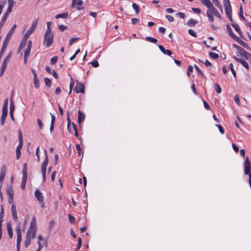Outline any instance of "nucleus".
Wrapping results in <instances>:
<instances>
[{
    "mask_svg": "<svg viewBox=\"0 0 251 251\" xmlns=\"http://www.w3.org/2000/svg\"><path fill=\"white\" fill-rule=\"evenodd\" d=\"M38 242H39V241H41V245H42V248H43L46 244V241L43 239V238L41 235H38Z\"/></svg>",
    "mask_w": 251,
    "mask_h": 251,
    "instance_id": "nucleus-31",
    "label": "nucleus"
},
{
    "mask_svg": "<svg viewBox=\"0 0 251 251\" xmlns=\"http://www.w3.org/2000/svg\"><path fill=\"white\" fill-rule=\"evenodd\" d=\"M8 99L6 98L2 107V114L7 115Z\"/></svg>",
    "mask_w": 251,
    "mask_h": 251,
    "instance_id": "nucleus-17",
    "label": "nucleus"
},
{
    "mask_svg": "<svg viewBox=\"0 0 251 251\" xmlns=\"http://www.w3.org/2000/svg\"><path fill=\"white\" fill-rule=\"evenodd\" d=\"M27 165L26 163H25L24 164V167L23 169V175H27Z\"/></svg>",
    "mask_w": 251,
    "mask_h": 251,
    "instance_id": "nucleus-44",
    "label": "nucleus"
},
{
    "mask_svg": "<svg viewBox=\"0 0 251 251\" xmlns=\"http://www.w3.org/2000/svg\"><path fill=\"white\" fill-rule=\"evenodd\" d=\"M16 25H14L12 28H11L10 30L9 31V32L7 33V35H6V37L5 38V39H4V40L7 41V42H9L16 28Z\"/></svg>",
    "mask_w": 251,
    "mask_h": 251,
    "instance_id": "nucleus-11",
    "label": "nucleus"
},
{
    "mask_svg": "<svg viewBox=\"0 0 251 251\" xmlns=\"http://www.w3.org/2000/svg\"><path fill=\"white\" fill-rule=\"evenodd\" d=\"M36 231V220L35 217H33L25 236V248H27L31 243V236L32 239L35 238Z\"/></svg>",
    "mask_w": 251,
    "mask_h": 251,
    "instance_id": "nucleus-2",
    "label": "nucleus"
},
{
    "mask_svg": "<svg viewBox=\"0 0 251 251\" xmlns=\"http://www.w3.org/2000/svg\"><path fill=\"white\" fill-rule=\"evenodd\" d=\"M44 81L46 85L48 86L49 87H50L51 86V81L49 78H45Z\"/></svg>",
    "mask_w": 251,
    "mask_h": 251,
    "instance_id": "nucleus-43",
    "label": "nucleus"
},
{
    "mask_svg": "<svg viewBox=\"0 0 251 251\" xmlns=\"http://www.w3.org/2000/svg\"><path fill=\"white\" fill-rule=\"evenodd\" d=\"M7 193L8 197H13L14 195V192L11 188L7 189Z\"/></svg>",
    "mask_w": 251,
    "mask_h": 251,
    "instance_id": "nucleus-45",
    "label": "nucleus"
},
{
    "mask_svg": "<svg viewBox=\"0 0 251 251\" xmlns=\"http://www.w3.org/2000/svg\"><path fill=\"white\" fill-rule=\"evenodd\" d=\"M244 173L245 175H249L250 176L251 175V163L248 157H246L245 161L244 162Z\"/></svg>",
    "mask_w": 251,
    "mask_h": 251,
    "instance_id": "nucleus-5",
    "label": "nucleus"
},
{
    "mask_svg": "<svg viewBox=\"0 0 251 251\" xmlns=\"http://www.w3.org/2000/svg\"><path fill=\"white\" fill-rule=\"evenodd\" d=\"M226 27L229 36L232 39L235 40V39H236L237 36L233 33L230 26L228 25H227Z\"/></svg>",
    "mask_w": 251,
    "mask_h": 251,
    "instance_id": "nucleus-20",
    "label": "nucleus"
},
{
    "mask_svg": "<svg viewBox=\"0 0 251 251\" xmlns=\"http://www.w3.org/2000/svg\"><path fill=\"white\" fill-rule=\"evenodd\" d=\"M74 86V81L72 78H71V82L70 83V89H71V91H72L73 87Z\"/></svg>",
    "mask_w": 251,
    "mask_h": 251,
    "instance_id": "nucleus-60",
    "label": "nucleus"
},
{
    "mask_svg": "<svg viewBox=\"0 0 251 251\" xmlns=\"http://www.w3.org/2000/svg\"><path fill=\"white\" fill-rule=\"evenodd\" d=\"M51 22H48L47 23V30L46 31V32H52L51 31V29H50V25H51Z\"/></svg>",
    "mask_w": 251,
    "mask_h": 251,
    "instance_id": "nucleus-48",
    "label": "nucleus"
},
{
    "mask_svg": "<svg viewBox=\"0 0 251 251\" xmlns=\"http://www.w3.org/2000/svg\"><path fill=\"white\" fill-rule=\"evenodd\" d=\"M38 21H39L38 18H37L35 20H34L33 21V22L32 23L31 26L30 27V28L29 29H31V30H33V31H34L37 27V25L38 23Z\"/></svg>",
    "mask_w": 251,
    "mask_h": 251,
    "instance_id": "nucleus-25",
    "label": "nucleus"
},
{
    "mask_svg": "<svg viewBox=\"0 0 251 251\" xmlns=\"http://www.w3.org/2000/svg\"><path fill=\"white\" fill-rule=\"evenodd\" d=\"M234 100L238 105H240V101L239 100V97L238 95H235L234 96Z\"/></svg>",
    "mask_w": 251,
    "mask_h": 251,
    "instance_id": "nucleus-49",
    "label": "nucleus"
},
{
    "mask_svg": "<svg viewBox=\"0 0 251 251\" xmlns=\"http://www.w3.org/2000/svg\"><path fill=\"white\" fill-rule=\"evenodd\" d=\"M223 3L226 14H232V9L229 0H223Z\"/></svg>",
    "mask_w": 251,
    "mask_h": 251,
    "instance_id": "nucleus-6",
    "label": "nucleus"
},
{
    "mask_svg": "<svg viewBox=\"0 0 251 251\" xmlns=\"http://www.w3.org/2000/svg\"><path fill=\"white\" fill-rule=\"evenodd\" d=\"M236 41L238 43H239L240 45H241L242 46L244 47V48H247L248 45V44L243 42L242 40H241L238 37H237L236 39L234 40Z\"/></svg>",
    "mask_w": 251,
    "mask_h": 251,
    "instance_id": "nucleus-24",
    "label": "nucleus"
},
{
    "mask_svg": "<svg viewBox=\"0 0 251 251\" xmlns=\"http://www.w3.org/2000/svg\"><path fill=\"white\" fill-rule=\"evenodd\" d=\"M8 202L9 203H12L11 205V212L12 215L13 220L15 222H17L18 221V218L17 216V210H16V205L13 203V197H8Z\"/></svg>",
    "mask_w": 251,
    "mask_h": 251,
    "instance_id": "nucleus-4",
    "label": "nucleus"
},
{
    "mask_svg": "<svg viewBox=\"0 0 251 251\" xmlns=\"http://www.w3.org/2000/svg\"><path fill=\"white\" fill-rule=\"evenodd\" d=\"M7 115L2 114L1 119H0V124L1 126H3L4 125L5 121Z\"/></svg>",
    "mask_w": 251,
    "mask_h": 251,
    "instance_id": "nucleus-35",
    "label": "nucleus"
},
{
    "mask_svg": "<svg viewBox=\"0 0 251 251\" xmlns=\"http://www.w3.org/2000/svg\"><path fill=\"white\" fill-rule=\"evenodd\" d=\"M53 43V33L45 32L44 36V44L47 48L50 47Z\"/></svg>",
    "mask_w": 251,
    "mask_h": 251,
    "instance_id": "nucleus-3",
    "label": "nucleus"
},
{
    "mask_svg": "<svg viewBox=\"0 0 251 251\" xmlns=\"http://www.w3.org/2000/svg\"><path fill=\"white\" fill-rule=\"evenodd\" d=\"M5 175H6V167H5V166H3L1 169L0 174V183H2L4 178L5 176Z\"/></svg>",
    "mask_w": 251,
    "mask_h": 251,
    "instance_id": "nucleus-18",
    "label": "nucleus"
},
{
    "mask_svg": "<svg viewBox=\"0 0 251 251\" xmlns=\"http://www.w3.org/2000/svg\"><path fill=\"white\" fill-rule=\"evenodd\" d=\"M35 196L36 198V199L39 201L41 207H43L44 206V203L43 202L44 199L41 192L39 190H36L35 191Z\"/></svg>",
    "mask_w": 251,
    "mask_h": 251,
    "instance_id": "nucleus-8",
    "label": "nucleus"
},
{
    "mask_svg": "<svg viewBox=\"0 0 251 251\" xmlns=\"http://www.w3.org/2000/svg\"><path fill=\"white\" fill-rule=\"evenodd\" d=\"M194 67L196 70L197 71L198 74L200 75L201 77H204V75L202 71L199 69V68L197 65H195Z\"/></svg>",
    "mask_w": 251,
    "mask_h": 251,
    "instance_id": "nucleus-37",
    "label": "nucleus"
},
{
    "mask_svg": "<svg viewBox=\"0 0 251 251\" xmlns=\"http://www.w3.org/2000/svg\"><path fill=\"white\" fill-rule=\"evenodd\" d=\"M243 9H242V7L241 6L240 8L239 15V17H240V18L243 19L244 20H245V18L243 16Z\"/></svg>",
    "mask_w": 251,
    "mask_h": 251,
    "instance_id": "nucleus-50",
    "label": "nucleus"
},
{
    "mask_svg": "<svg viewBox=\"0 0 251 251\" xmlns=\"http://www.w3.org/2000/svg\"><path fill=\"white\" fill-rule=\"evenodd\" d=\"M10 57H11V54H9L5 57V59L4 60L3 62H2L1 70H0V76H1L3 75L4 72L5 70V69L6 68L7 63L9 61Z\"/></svg>",
    "mask_w": 251,
    "mask_h": 251,
    "instance_id": "nucleus-7",
    "label": "nucleus"
},
{
    "mask_svg": "<svg viewBox=\"0 0 251 251\" xmlns=\"http://www.w3.org/2000/svg\"><path fill=\"white\" fill-rule=\"evenodd\" d=\"M78 246L76 248V251H78L79 249L81 248V245H82V243H81V239L80 237H79L78 238Z\"/></svg>",
    "mask_w": 251,
    "mask_h": 251,
    "instance_id": "nucleus-53",
    "label": "nucleus"
},
{
    "mask_svg": "<svg viewBox=\"0 0 251 251\" xmlns=\"http://www.w3.org/2000/svg\"><path fill=\"white\" fill-rule=\"evenodd\" d=\"M158 48L164 54H167L169 56L172 55V52L171 50H165V48L161 45H158Z\"/></svg>",
    "mask_w": 251,
    "mask_h": 251,
    "instance_id": "nucleus-21",
    "label": "nucleus"
},
{
    "mask_svg": "<svg viewBox=\"0 0 251 251\" xmlns=\"http://www.w3.org/2000/svg\"><path fill=\"white\" fill-rule=\"evenodd\" d=\"M192 10L195 13H198V14H200L201 12V10L200 9V8H192Z\"/></svg>",
    "mask_w": 251,
    "mask_h": 251,
    "instance_id": "nucleus-64",
    "label": "nucleus"
},
{
    "mask_svg": "<svg viewBox=\"0 0 251 251\" xmlns=\"http://www.w3.org/2000/svg\"><path fill=\"white\" fill-rule=\"evenodd\" d=\"M6 3L5 0L0 1V15L1 14L3 8Z\"/></svg>",
    "mask_w": 251,
    "mask_h": 251,
    "instance_id": "nucleus-32",
    "label": "nucleus"
},
{
    "mask_svg": "<svg viewBox=\"0 0 251 251\" xmlns=\"http://www.w3.org/2000/svg\"><path fill=\"white\" fill-rule=\"evenodd\" d=\"M78 123L79 124H80L84 121L85 118V115L83 113H82L80 110H78Z\"/></svg>",
    "mask_w": 251,
    "mask_h": 251,
    "instance_id": "nucleus-19",
    "label": "nucleus"
},
{
    "mask_svg": "<svg viewBox=\"0 0 251 251\" xmlns=\"http://www.w3.org/2000/svg\"><path fill=\"white\" fill-rule=\"evenodd\" d=\"M246 51H245L244 49H243L241 47H240V49L237 50V55H241L243 56V54L245 53Z\"/></svg>",
    "mask_w": 251,
    "mask_h": 251,
    "instance_id": "nucleus-39",
    "label": "nucleus"
},
{
    "mask_svg": "<svg viewBox=\"0 0 251 251\" xmlns=\"http://www.w3.org/2000/svg\"><path fill=\"white\" fill-rule=\"evenodd\" d=\"M6 227L7 229V231L10 238H12L13 237V230L12 227L11 226L10 223H7L6 225Z\"/></svg>",
    "mask_w": 251,
    "mask_h": 251,
    "instance_id": "nucleus-23",
    "label": "nucleus"
},
{
    "mask_svg": "<svg viewBox=\"0 0 251 251\" xmlns=\"http://www.w3.org/2000/svg\"><path fill=\"white\" fill-rule=\"evenodd\" d=\"M216 126H217L219 128V130L220 131V132H221V134H224V130L223 129V128L222 127V126L220 125H216Z\"/></svg>",
    "mask_w": 251,
    "mask_h": 251,
    "instance_id": "nucleus-59",
    "label": "nucleus"
},
{
    "mask_svg": "<svg viewBox=\"0 0 251 251\" xmlns=\"http://www.w3.org/2000/svg\"><path fill=\"white\" fill-rule=\"evenodd\" d=\"M25 45H26L25 43L22 41L21 42L20 44L18 49V53L20 52L21 51L22 49L25 46Z\"/></svg>",
    "mask_w": 251,
    "mask_h": 251,
    "instance_id": "nucleus-41",
    "label": "nucleus"
},
{
    "mask_svg": "<svg viewBox=\"0 0 251 251\" xmlns=\"http://www.w3.org/2000/svg\"><path fill=\"white\" fill-rule=\"evenodd\" d=\"M229 68L230 70V71L232 72V74H233L234 77H236V72L235 70L233 69V65L232 63H230L229 65Z\"/></svg>",
    "mask_w": 251,
    "mask_h": 251,
    "instance_id": "nucleus-40",
    "label": "nucleus"
},
{
    "mask_svg": "<svg viewBox=\"0 0 251 251\" xmlns=\"http://www.w3.org/2000/svg\"><path fill=\"white\" fill-rule=\"evenodd\" d=\"M231 26L235 29V30L239 33L240 36L242 38L243 37V33L241 30V29L239 26V25L234 22H232L231 24Z\"/></svg>",
    "mask_w": 251,
    "mask_h": 251,
    "instance_id": "nucleus-15",
    "label": "nucleus"
},
{
    "mask_svg": "<svg viewBox=\"0 0 251 251\" xmlns=\"http://www.w3.org/2000/svg\"><path fill=\"white\" fill-rule=\"evenodd\" d=\"M198 23V21L191 19L188 21L187 25L190 26H194Z\"/></svg>",
    "mask_w": 251,
    "mask_h": 251,
    "instance_id": "nucleus-27",
    "label": "nucleus"
},
{
    "mask_svg": "<svg viewBox=\"0 0 251 251\" xmlns=\"http://www.w3.org/2000/svg\"><path fill=\"white\" fill-rule=\"evenodd\" d=\"M92 66L95 68H97L99 66V62L97 60H94L91 63Z\"/></svg>",
    "mask_w": 251,
    "mask_h": 251,
    "instance_id": "nucleus-52",
    "label": "nucleus"
},
{
    "mask_svg": "<svg viewBox=\"0 0 251 251\" xmlns=\"http://www.w3.org/2000/svg\"><path fill=\"white\" fill-rule=\"evenodd\" d=\"M213 3L216 7H217L222 12L223 11V7L218 0H213Z\"/></svg>",
    "mask_w": 251,
    "mask_h": 251,
    "instance_id": "nucleus-28",
    "label": "nucleus"
},
{
    "mask_svg": "<svg viewBox=\"0 0 251 251\" xmlns=\"http://www.w3.org/2000/svg\"><path fill=\"white\" fill-rule=\"evenodd\" d=\"M37 124L38 125L40 129H42L43 127V124L40 119L37 120Z\"/></svg>",
    "mask_w": 251,
    "mask_h": 251,
    "instance_id": "nucleus-55",
    "label": "nucleus"
},
{
    "mask_svg": "<svg viewBox=\"0 0 251 251\" xmlns=\"http://www.w3.org/2000/svg\"><path fill=\"white\" fill-rule=\"evenodd\" d=\"M33 83H34V87L36 88H38L39 87L40 82H39V79L38 78V76L36 77H34Z\"/></svg>",
    "mask_w": 251,
    "mask_h": 251,
    "instance_id": "nucleus-29",
    "label": "nucleus"
},
{
    "mask_svg": "<svg viewBox=\"0 0 251 251\" xmlns=\"http://www.w3.org/2000/svg\"><path fill=\"white\" fill-rule=\"evenodd\" d=\"M68 218H69V222L71 223H73L74 222L75 218V217L74 216H73L71 214H69L68 215Z\"/></svg>",
    "mask_w": 251,
    "mask_h": 251,
    "instance_id": "nucleus-54",
    "label": "nucleus"
},
{
    "mask_svg": "<svg viewBox=\"0 0 251 251\" xmlns=\"http://www.w3.org/2000/svg\"><path fill=\"white\" fill-rule=\"evenodd\" d=\"M45 159L42 165L41 166V171L42 172H45L46 171V168L49 162V158L48 156V153L47 150L45 151Z\"/></svg>",
    "mask_w": 251,
    "mask_h": 251,
    "instance_id": "nucleus-9",
    "label": "nucleus"
},
{
    "mask_svg": "<svg viewBox=\"0 0 251 251\" xmlns=\"http://www.w3.org/2000/svg\"><path fill=\"white\" fill-rule=\"evenodd\" d=\"M12 10V8H10V7H8V9H7L6 11L5 12V13L4 14L2 18V20H3V21H6L8 16H9V14L11 12Z\"/></svg>",
    "mask_w": 251,
    "mask_h": 251,
    "instance_id": "nucleus-22",
    "label": "nucleus"
},
{
    "mask_svg": "<svg viewBox=\"0 0 251 251\" xmlns=\"http://www.w3.org/2000/svg\"><path fill=\"white\" fill-rule=\"evenodd\" d=\"M188 33L190 35H191V36L195 37H196L197 36V34L193 30L190 29L188 30Z\"/></svg>",
    "mask_w": 251,
    "mask_h": 251,
    "instance_id": "nucleus-51",
    "label": "nucleus"
},
{
    "mask_svg": "<svg viewBox=\"0 0 251 251\" xmlns=\"http://www.w3.org/2000/svg\"><path fill=\"white\" fill-rule=\"evenodd\" d=\"M67 28V27L66 26L63 25H59L58 26V28H59V30H60L61 31H63L64 30L66 29Z\"/></svg>",
    "mask_w": 251,
    "mask_h": 251,
    "instance_id": "nucleus-62",
    "label": "nucleus"
},
{
    "mask_svg": "<svg viewBox=\"0 0 251 251\" xmlns=\"http://www.w3.org/2000/svg\"><path fill=\"white\" fill-rule=\"evenodd\" d=\"M69 16V14L68 12H65L62 14H59L55 16L56 19H59V18H63L66 19L68 18Z\"/></svg>",
    "mask_w": 251,
    "mask_h": 251,
    "instance_id": "nucleus-26",
    "label": "nucleus"
},
{
    "mask_svg": "<svg viewBox=\"0 0 251 251\" xmlns=\"http://www.w3.org/2000/svg\"><path fill=\"white\" fill-rule=\"evenodd\" d=\"M18 138L19 141H23V136L21 130H19L18 131Z\"/></svg>",
    "mask_w": 251,
    "mask_h": 251,
    "instance_id": "nucleus-56",
    "label": "nucleus"
},
{
    "mask_svg": "<svg viewBox=\"0 0 251 251\" xmlns=\"http://www.w3.org/2000/svg\"><path fill=\"white\" fill-rule=\"evenodd\" d=\"M16 232L17 235V244H21V242L22 241V232L21 228L19 226H18L16 227Z\"/></svg>",
    "mask_w": 251,
    "mask_h": 251,
    "instance_id": "nucleus-14",
    "label": "nucleus"
},
{
    "mask_svg": "<svg viewBox=\"0 0 251 251\" xmlns=\"http://www.w3.org/2000/svg\"><path fill=\"white\" fill-rule=\"evenodd\" d=\"M214 86H215V90L216 91L217 93L218 94L221 93L222 90H221L220 86L217 83H215Z\"/></svg>",
    "mask_w": 251,
    "mask_h": 251,
    "instance_id": "nucleus-38",
    "label": "nucleus"
},
{
    "mask_svg": "<svg viewBox=\"0 0 251 251\" xmlns=\"http://www.w3.org/2000/svg\"><path fill=\"white\" fill-rule=\"evenodd\" d=\"M246 59L251 61V54L246 51L245 53L243 55Z\"/></svg>",
    "mask_w": 251,
    "mask_h": 251,
    "instance_id": "nucleus-42",
    "label": "nucleus"
},
{
    "mask_svg": "<svg viewBox=\"0 0 251 251\" xmlns=\"http://www.w3.org/2000/svg\"><path fill=\"white\" fill-rule=\"evenodd\" d=\"M15 109V106L14 104V102L12 99H11L10 101V112H14Z\"/></svg>",
    "mask_w": 251,
    "mask_h": 251,
    "instance_id": "nucleus-30",
    "label": "nucleus"
},
{
    "mask_svg": "<svg viewBox=\"0 0 251 251\" xmlns=\"http://www.w3.org/2000/svg\"><path fill=\"white\" fill-rule=\"evenodd\" d=\"M166 18L167 19V20L170 22H172L174 21V18L173 17H172V16L171 15H166Z\"/></svg>",
    "mask_w": 251,
    "mask_h": 251,
    "instance_id": "nucleus-61",
    "label": "nucleus"
},
{
    "mask_svg": "<svg viewBox=\"0 0 251 251\" xmlns=\"http://www.w3.org/2000/svg\"><path fill=\"white\" fill-rule=\"evenodd\" d=\"M146 40L153 43H156L157 42V40L156 39L151 37H146Z\"/></svg>",
    "mask_w": 251,
    "mask_h": 251,
    "instance_id": "nucleus-33",
    "label": "nucleus"
},
{
    "mask_svg": "<svg viewBox=\"0 0 251 251\" xmlns=\"http://www.w3.org/2000/svg\"><path fill=\"white\" fill-rule=\"evenodd\" d=\"M78 39V38H72L69 41V45L71 46L72 45L74 42Z\"/></svg>",
    "mask_w": 251,
    "mask_h": 251,
    "instance_id": "nucleus-58",
    "label": "nucleus"
},
{
    "mask_svg": "<svg viewBox=\"0 0 251 251\" xmlns=\"http://www.w3.org/2000/svg\"><path fill=\"white\" fill-rule=\"evenodd\" d=\"M132 7L135 10L137 14H138L139 13L140 8L136 3H133L132 4Z\"/></svg>",
    "mask_w": 251,
    "mask_h": 251,
    "instance_id": "nucleus-34",
    "label": "nucleus"
},
{
    "mask_svg": "<svg viewBox=\"0 0 251 251\" xmlns=\"http://www.w3.org/2000/svg\"><path fill=\"white\" fill-rule=\"evenodd\" d=\"M201 2L205 6L208 10L206 11V15L208 17V21L210 23H213L214 19L213 15L218 18L221 19L222 17L218 10L213 6L210 0H200Z\"/></svg>",
    "mask_w": 251,
    "mask_h": 251,
    "instance_id": "nucleus-1",
    "label": "nucleus"
},
{
    "mask_svg": "<svg viewBox=\"0 0 251 251\" xmlns=\"http://www.w3.org/2000/svg\"><path fill=\"white\" fill-rule=\"evenodd\" d=\"M32 45V42L31 40H29L27 43V47L25 51L24 55L25 56H29L30 52L31 50Z\"/></svg>",
    "mask_w": 251,
    "mask_h": 251,
    "instance_id": "nucleus-13",
    "label": "nucleus"
},
{
    "mask_svg": "<svg viewBox=\"0 0 251 251\" xmlns=\"http://www.w3.org/2000/svg\"><path fill=\"white\" fill-rule=\"evenodd\" d=\"M75 91L76 93H84V86L80 82H77L75 88Z\"/></svg>",
    "mask_w": 251,
    "mask_h": 251,
    "instance_id": "nucleus-10",
    "label": "nucleus"
},
{
    "mask_svg": "<svg viewBox=\"0 0 251 251\" xmlns=\"http://www.w3.org/2000/svg\"><path fill=\"white\" fill-rule=\"evenodd\" d=\"M19 144L16 148V158L19 159L21 155V150L23 145V141H19Z\"/></svg>",
    "mask_w": 251,
    "mask_h": 251,
    "instance_id": "nucleus-12",
    "label": "nucleus"
},
{
    "mask_svg": "<svg viewBox=\"0 0 251 251\" xmlns=\"http://www.w3.org/2000/svg\"><path fill=\"white\" fill-rule=\"evenodd\" d=\"M193 72V67L191 65H190L188 67V71H187V75H190V74Z\"/></svg>",
    "mask_w": 251,
    "mask_h": 251,
    "instance_id": "nucleus-63",
    "label": "nucleus"
},
{
    "mask_svg": "<svg viewBox=\"0 0 251 251\" xmlns=\"http://www.w3.org/2000/svg\"><path fill=\"white\" fill-rule=\"evenodd\" d=\"M209 55L210 57H211L213 59H217L219 58L218 54L213 52H210L209 53Z\"/></svg>",
    "mask_w": 251,
    "mask_h": 251,
    "instance_id": "nucleus-36",
    "label": "nucleus"
},
{
    "mask_svg": "<svg viewBox=\"0 0 251 251\" xmlns=\"http://www.w3.org/2000/svg\"><path fill=\"white\" fill-rule=\"evenodd\" d=\"M233 58L238 62H240L246 69H249V66L248 63L244 60L240 58H237L235 56H233Z\"/></svg>",
    "mask_w": 251,
    "mask_h": 251,
    "instance_id": "nucleus-16",
    "label": "nucleus"
},
{
    "mask_svg": "<svg viewBox=\"0 0 251 251\" xmlns=\"http://www.w3.org/2000/svg\"><path fill=\"white\" fill-rule=\"evenodd\" d=\"M29 36V35H27L26 33L25 34V35H24L22 40V42L25 43H26V41L27 40V39H28Z\"/></svg>",
    "mask_w": 251,
    "mask_h": 251,
    "instance_id": "nucleus-57",
    "label": "nucleus"
},
{
    "mask_svg": "<svg viewBox=\"0 0 251 251\" xmlns=\"http://www.w3.org/2000/svg\"><path fill=\"white\" fill-rule=\"evenodd\" d=\"M76 147V149L77 151V152H78V154L80 155L81 154V153H83V152H82V151L80 148V145L79 144H77L75 146Z\"/></svg>",
    "mask_w": 251,
    "mask_h": 251,
    "instance_id": "nucleus-46",
    "label": "nucleus"
},
{
    "mask_svg": "<svg viewBox=\"0 0 251 251\" xmlns=\"http://www.w3.org/2000/svg\"><path fill=\"white\" fill-rule=\"evenodd\" d=\"M57 59H58V57L57 56H53V57H52L50 60L51 64H55L57 62Z\"/></svg>",
    "mask_w": 251,
    "mask_h": 251,
    "instance_id": "nucleus-47",
    "label": "nucleus"
}]
</instances>
